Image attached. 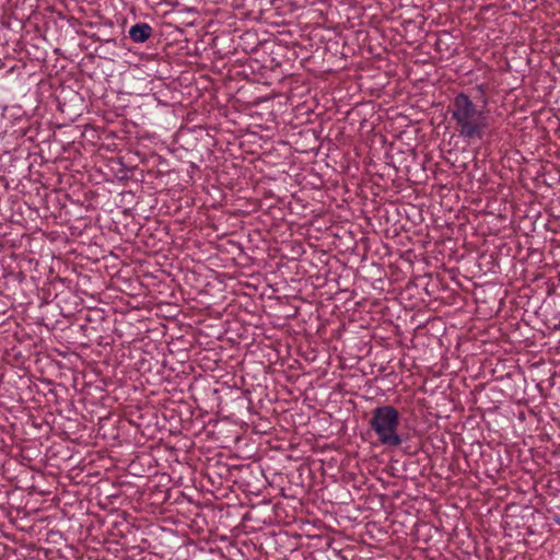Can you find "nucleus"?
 Instances as JSON below:
<instances>
[{"label": "nucleus", "instance_id": "obj_1", "mask_svg": "<svg viewBox=\"0 0 560 560\" xmlns=\"http://www.w3.org/2000/svg\"><path fill=\"white\" fill-rule=\"evenodd\" d=\"M451 118L455 122L458 136L467 141L482 140L490 122L487 113L479 109L465 93L457 94L450 107Z\"/></svg>", "mask_w": 560, "mask_h": 560}, {"label": "nucleus", "instance_id": "obj_2", "mask_svg": "<svg viewBox=\"0 0 560 560\" xmlns=\"http://www.w3.org/2000/svg\"><path fill=\"white\" fill-rule=\"evenodd\" d=\"M400 420L399 411L390 405L373 409L369 423L381 445L398 447L402 444L404 439L399 432Z\"/></svg>", "mask_w": 560, "mask_h": 560}, {"label": "nucleus", "instance_id": "obj_3", "mask_svg": "<svg viewBox=\"0 0 560 560\" xmlns=\"http://www.w3.org/2000/svg\"><path fill=\"white\" fill-rule=\"evenodd\" d=\"M129 37L135 43H144L152 35V27L148 23H137L129 28Z\"/></svg>", "mask_w": 560, "mask_h": 560}, {"label": "nucleus", "instance_id": "obj_4", "mask_svg": "<svg viewBox=\"0 0 560 560\" xmlns=\"http://www.w3.org/2000/svg\"><path fill=\"white\" fill-rule=\"evenodd\" d=\"M477 90H478L480 93H485V92H486V85H485V84H479V85H477Z\"/></svg>", "mask_w": 560, "mask_h": 560}]
</instances>
